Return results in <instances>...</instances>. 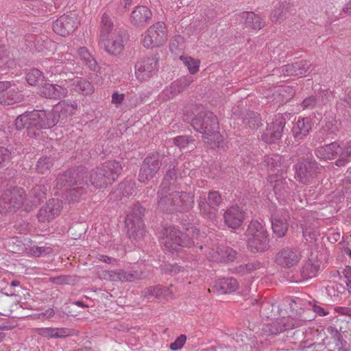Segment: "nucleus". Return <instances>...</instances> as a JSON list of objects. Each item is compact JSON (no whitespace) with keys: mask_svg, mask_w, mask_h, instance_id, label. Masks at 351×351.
<instances>
[{"mask_svg":"<svg viewBox=\"0 0 351 351\" xmlns=\"http://www.w3.org/2000/svg\"><path fill=\"white\" fill-rule=\"evenodd\" d=\"M53 110H34L19 115L15 120L17 130L27 129L29 136L36 135V131L53 127L58 123Z\"/></svg>","mask_w":351,"mask_h":351,"instance_id":"f257e3e1","label":"nucleus"},{"mask_svg":"<svg viewBox=\"0 0 351 351\" xmlns=\"http://www.w3.org/2000/svg\"><path fill=\"white\" fill-rule=\"evenodd\" d=\"M191 125L197 132L202 134L205 143L211 147L218 146L221 141L219 132L218 119L209 110H202L191 120Z\"/></svg>","mask_w":351,"mask_h":351,"instance_id":"f03ea898","label":"nucleus"},{"mask_svg":"<svg viewBox=\"0 0 351 351\" xmlns=\"http://www.w3.org/2000/svg\"><path fill=\"white\" fill-rule=\"evenodd\" d=\"M86 178L87 172L83 167L69 170L59 175L56 187L69 195L73 199L82 194L84 186L87 184V180H85Z\"/></svg>","mask_w":351,"mask_h":351,"instance_id":"7ed1b4c3","label":"nucleus"},{"mask_svg":"<svg viewBox=\"0 0 351 351\" xmlns=\"http://www.w3.org/2000/svg\"><path fill=\"white\" fill-rule=\"evenodd\" d=\"M199 234V230L194 226L186 229L184 232L169 226L164 229L162 243L169 251H177L179 247H190L194 245V239Z\"/></svg>","mask_w":351,"mask_h":351,"instance_id":"20e7f679","label":"nucleus"},{"mask_svg":"<svg viewBox=\"0 0 351 351\" xmlns=\"http://www.w3.org/2000/svg\"><path fill=\"white\" fill-rule=\"evenodd\" d=\"M247 246L253 252H263L269 247V235L265 227L258 221H252L245 232Z\"/></svg>","mask_w":351,"mask_h":351,"instance_id":"39448f33","label":"nucleus"},{"mask_svg":"<svg viewBox=\"0 0 351 351\" xmlns=\"http://www.w3.org/2000/svg\"><path fill=\"white\" fill-rule=\"evenodd\" d=\"M144 213L145 208L139 204H136L126 216L125 223L130 239L138 241L143 237L145 234V224L143 220Z\"/></svg>","mask_w":351,"mask_h":351,"instance_id":"423d86ee","label":"nucleus"},{"mask_svg":"<svg viewBox=\"0 0 351 351\" xmlns=\"http://www.w3.org/2000/svg\"><path fill=\"white\" fill-rule=\"evenodd\" d=\"M168 31L163 22H157L151 25L143 34L141 43L147 49L158 47L167 40Z\"/></svg>","mask_w":351,"mask_h":351,"instance_id":"0eeeda50","label":"nucleus"},{"mask_svg":"<svg viewBox=\"0 0 351 351\" xmlns=\"http://www.w3.org/2000/svg\"><path fill=\"white\" fill-rule=\"evenodd\" d=\"M295 179L304 184L311 183L319 173V165L312 158H302L294 166Z\"/></svg>","mask_w":351,"mask_h":351,"instance_id":"6e6552de","label":"nucleus"},{"mask_svg":"<svg viewBox=\"0 0 351 351\" xmlns=\"http://www.w3.org/2000/svg\"><path fill=\"white\" fill-rule=\"evenodd\" d=\"M25 196V191L21 188L5 191L0 198V213L15 212L23 205Z\"/></svg>","mask_w":351,"mask_h":351,"instance_id":"1a4fd4ad","label":"nucleus"},{"mask_svg":"<svg viewBox=\"0 0 351 351\" xmlns=\"http://www.w3.org/2000/svg\"><path fill=\"white\" fill-rule=\"evenodd\" d=\"M163 156L158 153H150L143 160L138 174L141 182L152 180L160 170Z\"/></svg>","mask_w":351,"mask_h":351,"instance_id":"9d476101","label":"nucleus"},{"mask_svg":"<svg viewBox=\"0 0 351 351\" xmlns=\"http://www.w3.org/2000/svg\"><path fill=\"white\" fill-rule=\"evenodd\" d=\"M197 202L199 212L204 217L213 219L217 216L221 197L218 191H211L207 197L204 195L200 196Z\"/></svg>","mask_w":351,"mask_h":351,"instance_id":"9b49d317","label":"nucleus"},{"mask_svg":"<svg viewBox=\"0 0 351 351\" xmlns=\"http://www.w3.org/2000/svg\"><path fill=\"white\" fill-rule=\"evenodd\" d=\"M286 124L285 118L282 114L275 115L271 123H268L266 130L262 134V140L266 143H276L282 137Z\"/></svg>","mask_w":351,"mask_h":351,"instance_id":"f8f14e48","label":"nucleus"},{"mask_svg":"<svg viewBox=\"0 0 351 351\" xmlns=\"http://www.w3.org/2000/svg\"><path fill=\"white\" fill-rule=\"evenodd\" d=\"M158 68V58L155 56L140 58L135 64V75L139 81L152 77Z\"/></svg>","mask_w":351,"mask_h":351,"instance_id":"ddd939ff","label":"nucleus"},{"mask_svg":"<svg viewBox=\"0 0 351 351\" xmlns=\"http://www.w3.org/2000/svg\"><path fill=\"white\" fill-rule=\"evenodd\" d=\"M301 258V252L297 249L285 247L276 254L274 259L278 265L289 269L296 266Z\"/></svg>","mask_w":351,"mask_h":351,"instance_id":"4468645a","label":"nucleus"},{"mask_svg":"<svg viewBox=\"0 0 351 351\" xmlns=\"http://www.w3.org/2000/svg\"><path fill=\"white\" fill-rule=\"evenodd\" d=\"M77 23L75 14H63L53 22V30L60 36H66L75 31Z\"/></svg>","mask_w":351,"mask_h":351,"instance_id":"2eb2a0df","label":"nucleus"},{"mask_svg":"<svg viewBox=\"0 0 351 351\" xmlns=\"http://www.w3.org/2000/svg\"><path fill=\"white\" fill-rule=\"evenodd\" d=\"M175 192L173 187L167 186L165 184H161L157 193L158 208L167 213H173V202Z\"/></svg>","mask_w":351,"mask_h":351,"instance_id":"dca6fc26","label":"nucleus"},{"mask_svg":"<svg viewBox=\"0 0 351 351\" xmlns=\"http://www.w3.org/2000/svg\"><path fill=\"white\" fill-rule=\"evenodd\" d=\"M62 209V201L58 199H49L39 209L37 218L40 222L49 223L60 214Z\"/></svg>","mask_w":351,"mask_h":351,"instance_id":"f3484780","label":"nucleus"},{"mask_svg":"<svg viewBox=\"0 0 351 351\" xmlns=\"http://www.w3.org/2000/svg\"><path fill=\"white\" fill-rule=\"evenodd\" d=\"M105 51L111 55H118L123 49V32L121 29H115L110 36L100 39Z\"/></svg>","mask_w":351,"mask_h":351,"instance_id":"a211bd4d","label":"nucleus"},{"mask_svg":"<svg viewBox=\"0 0 351 351\" xmlns=\"http://www.w3.org/2000/svg\"><path fill=\"white\" fill-rule=\"evenodd\" d=\"M245 214L241 207L238 205L232 206L223 214L224 223L228 227L237 229L242 224Z\"/></svg>","mask_w":351,"mask_h":351,"instance_id":"6ab92c4d","label":"nucleus"},{"mask_svg":"<svg viewBox=\"0 0 351 351\" xmlns=\"http://www.w3.org/2000/svg\"><path fill=\"white\" fill-rule=\"evenodd\" d=\"M174 198L173 213L188 212L193 207L194 195L190 193L176 191Z\"/></svg>","mask_w":351,"mask_h":351,"instance_id":"aec40b11","label":"nucleus"},{"mask_svg":"<svg viewBox=\"0 0 351 351\" xmlns=\"http://www.w3.org/2000/svg\"><path fill=\"white\" fill-rule=\"evenodd\" d=\"M237 253L232 248L219 245L216 248L210 250L208 256L211 261L215 262L232 261L236 258Z\"/></svg>","mask_w":351,"mask_h":351,"instance_id":"412c9836","label":"nucleus"},{"mask_svg":"<svg viewBox=\"0 0 351 351\" xmlns=\"http://www.w3.org/2000/svg\"><path fill=\"white\" fill-rule=\"evenodd\" d=\"M312 128V123L309 118H299L294 123L291 132L295 143H300L309 134Z\"/></svg>","mask_w":351,"mask_h":351,"instance_id":"4be33fe9","label":"nucleus"},{"mask_svg":"<svg viewBox=\"0 0 351 351\" xmlns=\"http://www.w3.org/2000/svg\"><path fill=\"white\" fill-rule=\"evenodd\" d=\"M141 297L155 298L163 300L172 299L173 298V292L170 287H164L162 285H156L146 287L141 291Z\"/></svg>","mask_w":351,"mask_h":351,"instance_id":"5701e85b","label":"nucleus"},{"mask_svg":"<svg viewBox=\"0 0 351 351\" xmlns=\"http://www.w3.org/2000/svg\"><path fill=\"white\" fill-rule=\"evenodd\" d=\"M310 66L311 64L307 60H299L291 64L282 66L279 70H281L285 76H302L306 75Z\"/></svg>","mask_w":351,"mask_h":351,"instance_id":"b1692460","label":"nucleus"},{"mask_svg":"<svg viewBox=\"0 0 351 351\" xmlns=\"http://www.w3.org/2000/svg\"><path fill=\"white\" fill-rule=\"evenodd\" d=\"M39 93L44 97L59 99L66 97L68 90L60 85L45 83L40 88Z\"/></svg>","mask_w":351,"mask_h":351,"instance_id":"393cba45","label":"nucleus"},{"mask_svg":"<svg viewBox=\"0 0 351 351\" xmlns=\"http://www.w3.org/2000/svg\"><path fill=\"white\" fill-rule=\"evenodd\" d=\"M342 147L337 142L329 143L325 146L318 147L315 151L316 156L322 159L331 160L339 156L341 154Z\"/></svg>","mask_w":351,"mask_h":351,"instance_id":"a878e982","label":"nucleus"},{"mask_svg":"<svg viewBox=\"0 0 351 351\" xmlns=\"http://www.w3.org/2000/svg\"><path fill=\"white\" fill-rule=\"evenodd\" d=\"M152 16V11L146 6L135 8L131 14V23L135 26H143L148 23Z\"/></svg>","mask_w":351,"mask_h":351,"instance_id":"bb28decb","label":"nucleus"},{"mask_svg":"<svg viewBox=\"0 0 351 351\" xmlns=\"http://www.w3.org/2000/svg\"><path fill=\"white\" fill-rule=\"evenodd\" d=\"M239 17L241 23L254 29H261L265 25V21L253 12H243Z\"/></svg>","mask_w":351,"mask_h":351,"instance_id":"cd10ccee","label":"nucleus"},{"mask_svg":"<svg viewBox=\"0 0 351 351\" xmlns=\"http://www.w3.org/2000/svg\"><path fill=\"white\" fill-rule=\"evenodd\" d=\"M89 180L95 187H106L112 184V180L108 177L100 166L93 169L90 173Z\"/></svg>","mask_w":351,"mask_h":351,"instance_id":"c85d7f7f","label":"nucleus"},{"mask_svg":"<svg viewBox=\"0 0 351 351\" xmlns=\"http://www.w3.org/2000/svg\"><path fill=\"white\" fill-rule=\"evenodd\" d=\"M292 4L289 2L285 1L280 3L271 14V21L273 23H280L284 21L290 14H291Z\"/></svg>","mask_w":351,"mask_h":351,"instance_id":"c756f323","label":"nucleus"},{"mask_svg":"<svg viewBox=\"0 0 351 351\" xmlns=\"http://www.w3.org/2000/svg\"><path fill=\"white\" fill-rule=\"evenodd\" d=\"M104 173L112 180V184L118 178L121 173L123 167L120 162L112 160H108L100 165Z\"/></svg>","mask_w":351,"mask_h":351,"instance_id":"7c9ffc66","label":"nucleus"},{"mask_svg":"<svg viewBox=\"0 0 351 351\" xmlns=\"http://www.w3.org/2000/svg\"><path fill=\"white\" fill-rule=\"evenodd\" d=\"M77 108L76 101H63L57 104L53 108L58 121L61 117H67L74 114L75 110Z\"/></svg>","mask_w":351,"mask_h":351,"instance_id":"2f4dec72","label":"nucleus"},{"mask_svg":"<svg viewBox=\"0 0 351 351\" xmlns=\"http://www.w3.org/2000/svg\"><path fill=\"white\" fill-rule=\"evenodd\" d=\"M147 278L145 273L141 270L117 269V282H134Z\"/></svg>","mask_w":351,"mask_h":351,"instance_id":"473e14b6","label":"nucleus"},{"mask_svg":"<svg viewBox=\"0 0 351 351\" xmlns=\"http://www.w3.org/2000/svg\"><path fill=\"white\" fill-rule=\"evenodd\" d=\"M268 181L276 195H282L287 192V182L282 175L271 174L268 177Z\"/></svg>","mask_w":351,"mask_h":351,"instance_id":"72a5a7b5","label":"nucleus"},{"mask_svg":"<svg viewBox=\"0 0 351 351\" xmlns=\"http://www.w3.org/2000/svg\"><path fill=\"white\" fill-rule=\"evenodd\" d=\"M320 267V263L318 261L308 260L307 261L300 269V274L304 280L312 278L315 277L318 272Z\"/></svg>","mask_w":351,"mask_h":351,"instance_id":"f704fd0d","label":"nucleus"},{"mask_svg":"<svg viewBox=\"0 0 351 351\" xmlns=\"http://www.w3.org/2000/svg\"><path fill=\"white\" fill-rule=\"evenodd\" d=\"M21 95L16 88H12L8 91H0V104L12 105L20 101Z\"/></svg>","mask_w":351,"mask_h":351,"instance_id":"c9c22d12","label":"nucleus"},{"mask_svg":"<svg viewBox=\"0 0 351 351\" xmlns=\"http://www.w3.org/2000/svg\"><path fill=\"white\" fill-rule=\"evenodd\" d=\"M271 225L274 233L277 237H282L285 235L288 230V224L285 216L279 217L276 214L272 218Z\"/></svg>","mask_w":351,"mask_h":351,"instance_id":"e433bc0d","label":"nucleus"},{"mask_svg":"<svg viewBox=\"0 0 351 351\" xmlns=\"http://www.w3.org/2000/svg\"><path fill=\"white\" fill-rule=\"evenodd\" d=\"M115 29L118 28H114V23L111 19L110 16L108 13H104L101 19L100 24V34L99 38L102 39L107 36H110V34L114 32Z\"/></svg>","mask_w":351,"mask_h":351,"instance_id":"4c0bfd02","label":"nucleus"},{"mask_svg":"<svg viewBox=\"0 0 351 351\" xmlns=\"http://www.w3.org/2000/svg\"><path fill=\"white\" fill-rule=\"evenodd\" d=\"M73 89L84 95L92 94L94 88L92 84L85 79L77 78L72 83Z\"/></svg>","mask_w":351,"mask_h":351,"instance_id":"58836bf2","label":"nucleus"},{"mask_svg":"<svg viewBox=\"0 0 351 351\" xmlns=\"http://www.w3.org/2000/svg\"><path fill=\"white\" fill-rule=\"evenodd\" d=\"M16 62L12 58L9 50L4 47L0 46V66L3 69H12L15 67Z\"/></svg>","mask_w":351,"mask_h":351,"instance_id":"ea45409f","label":"nucleus"},{"mask_svg":"<svg viewBox=\"0 0 351 351\" xmlns=\"http://www.w3.org/2000/svg\"><path fill=\"white\" fill-rule=\"evenodd\" d=\"M77 53L80 59L90 70L94 71L97 70L98 68L97 62L86 47H80L77 50Z\"/></svg>","mask_w":351,"mask_h":351,"instance_id":"a19ab883","label":"nucleus"},{"mask_svg":"<svg viewBox=\"0 0 351 351\" xmlns=\"http://www.w3.org/2000/svg\"><path fill=\"white\" fill-rule=\"evenodd\" d=\"M219 290L222 293H230L239 289L237 280L233 278H223L218 282Z\"/></svg>","mask_w":351,"mask_h":351,"instance_id":"79ce46f5","label":"nucleus"},{"mask_svg":"<svg viewBox=\"0 0 351 351\" xmlns=\"http://www.w3.org/2000/svg\"><path fill=\"white\" fill-rule=\"evenodd\" d=\"M193 82L191 76H184L173 82L169 90L171 94L177 95L187 88Z\"/></svg>","mask_w":351,"mask_h":351,"instance_id":"37998d69","label":"nucleus"},{"mask_svg":"<svg viewBox=\"0 0 351 351\" xmlns=\"http://www.w3.org/2000/svg\"><path fill=\"white\" fill-rule=\"evenodd\" d=\"M37 333L45 338H62L66 337V331L62 328H41L37 330Z\"/></svg>","mask_w":351,"mask_h":351,"instance_id":"c03bdc74","label":"nucleus"},{"mask_svg":"<svg viewBox=\"0 0 351 351\" xmlns=\"http://www.w3.org/2000/svg\"><path fill=\"white\" fill-rule=\"evenodd\" d=\"M177 165L178 163L176 165L175 162L171 163L161 184H165L167 186L173 187V184L177 180L178 176H180L178 169H176Z\"/></svg>","mask_w":351,"mask_h":351,"instance_id":"a18cd8bd","label":"nucleus"},{"mask_svg":"<svg viewBox=\"0 0 351 351\" xmlns=\"http://www.w3.org/2000/svg\"><path fill=\"white\" fill-rule=\"evenodd\" d=\"M350 161H351V140L348 141L344 147L342 148L340 158L336 160L335 165L338 167H343Z\"/></svg>","mask_w":351,"mask_h":351,"instance_id":"49530a36","label":"nucleus"},{"mask_svg":"<svg viewBox=\"0 0 351 351\" xmlns=\"http://www.w3.org/2000/svg\"><path fill=\"white\" fill-rule=\"evenodd\" d=\"M244 122L252 129H257L262 125L260 114L253 111L247 113Z\"/></svg>","mask_w":351,"mask_h":351,"instance_id":"de8ad7c7","label":"nucleus"},{"mask_svg":"<svg viewBox=\"0 0 351 351\" xmlns=\"http://www.w3.org/2000/svg\"><path fill=\"white\" fill-rule=\"evenodd\" d=\"M287 329V326L282 322H276L272 324L266 326L263 329L267 337L276 335Z\"/></svg>","mask_w":351,"mask_h":351,"instance_id":"09e8293b","label":"nucleus"},{"mask_svg":"<svg viewBox=\"0 0 351 351\" xmlns=\"http://www.w3.org/2000/svg\"><path fill=\"white\" fill-rule=\"evenodd\" d=\"M180 59L187 66L191 74H195L199 71L200 61L189 56H181Z\"/></svg>","mask_w":351,"mask_h":351,"instance_id":"8fccbe9b","label":"nucleus"},{"mask_svg":"<svg viewBox=\"0 0 351 351\" xmlns=\"http://www.w3.org/2000/svg\"><path fill=\"white\" fill-rule=\"evenodd\" d=\"M43 80V73L37 69H32L26 75L27 82L31 86L38 85Z\"/></svg>","mask_w":351,"mask_h":351,"instance_id":"3c124183","label":"nucleus"},{"mask_svg":"<svg viewBox=\"0 0 351 351\" xmlns=\"http://www.w3.org/2000/svg\"><path fill=\"white\" fill-rule=\"evenodd\" d=\"M53 159L50 156L40 158L36 164V169L38 173H45L52 167Z\"/></svg>","mask_w":351,"mask_h":351,"instance_id":"603ef678","label":"nucleus"},{"mask_svg":"<svg viewBox=\"0 0 351 351\" xmlns=\"http://www.w3.org/2000/svg\"><path fill=\"white\" fill-rule=\"evenodd\" d=\"M135 182L134 180H126L121 182L117 190L122 193L123 196L128 197L132 195L134 192Z\"/></svg>","mask_w":351,"mask_h":351,"instance_id":"864d4df0","label":"nucleus"},{"mask_svg":"<svg viewBox=\"0 0 351 351\" xmlns=\"http://www.w3.org/2000/svg\"><path fill=\"white\" fill-rule=\"evenodd\" d=\"M283 158L279 155H273L271 156H265L264 162L270 170H274L280 167Z\"/></svg>","mask_w":351,"mask_h":351,"instance_id":"5fc2aeb1","label":"nucleus"},{"mask_svg":"<svg viewBox=\"0 0 351 351\" xmlns=\"http://www.w3.org/2000/svg\"><path fill=\"white\" fill-rule=\"evenodd\" d=\"M340 122L337 120H332L328 121L326 123V125L322 128V130L324 134H326V136L335 135L337 132L339 131L340 128Z\"/></svg>","mask_w":351,"mask_h":351,"instance_id":"6e6d98bb","label":"nucleus"},{"mask_svg":"<svg viewBox=\"0 0 351 351\" xmlns=\"http://www.w3.org/2000/svg\"><path fill=\"white\" fill-rule=\"evenodd\" d=\"M322 104L320 103L319 97L317 95H311L305 98L303 101L301 103L302 108L305 109H313L317 106H320Z\"/></svg>","mask_w":351,"mask_h":351,"instance_id":"4d7b16f0","label":"nucleus"},{"mask_svg":"<svg viewBox=\"0 0 351 351\" xmlns=\"http://www.w3.org/2000/svg\"><path fill=\"white\" fill-rule=\"evenodd\" d=\"M47 191V186L44 184H38L32 188L31 193L34 196L37 200H34V202L37 204L43 197Z\"/></svg>","mask_w":351,"mask_h":351,"instance_id":"13d9d810","label":"nucleus"},{"mask_svg":"<svg viewBox=\"0 0 351 351\" xmlns=\"http://www.w3.org/2000/svg\"><path fill=\"white\" fill-rule=\"evenodd\" d=\"M50 282L56 285H73L75 278L72 276H58L50 278Z\"/></svg>","mask_w":351,"mask_h":351,"instance_id":"bf43d9fd","label":"nucleus"},{"mask_svg":"<svg viewBox=\"0 0 351 351\" xmlns=\"http://www.w3.org/2000/svg\"><path fill=\"white\" fill-rule=\"evenodd\" d=\"M69 234L73 239L76 240L80 239L83 234H85L84 226L81 223L73 225L69 228Z\"/></svg>","mask_w":351,"mask_h":351,"instance_id":"052dcab7","label":"nucleus"},{"mask_svg":"<svg viewBox=\"0 0 351 351\" xmlns=\"http://www.w3.org/2000/svg\"><path fill=\"white\" fill-rule=\"evenodd\" d=\"M11 152L6 147H0V167L6 165L11 159Z\"/></svg>","mask_w":351,"mask_h":351,"instance_id":"680f3d73","label":"nucleus"},{"mask_svg":"<svg viewBox=\"0 0 351 351\" xmlns=\"http://www.w3.org/2000/svg\"><path fill=\"white\" fill-rule=\"evenodd\" d=\"M303 237L305 238L306 241L312 242L315 239V237L317 235V231L314 228H311L310 227H307L306 225H303Z\"/></svg>","mask_w":351,"mask_h":351,"instance_id":"e2e57ef3","label":"nucleus"},{"mask_svg":"<svg viewBox=\"0 0 351 351\" xmlns=\"http://www.w3.org/2000/svg\"><path fill=\"white\" fill-rule=\"evenodd\" d=\"M101 278L111 282H117V269L105 270L101 274Z\"/></svg>","mask_w":351,"mask_h":351,"instance_id":"0e129e2a","label":"nucleus"},{"mask_svg":"<svg viewBox=\"0 0 351 351\" xmlns=\"http://www.w3.org/2000/svg\"><path fill=\"white\" fill-rule=\"evenodd\" d=\"M192 141V139L187 136H179L173 138L174 144L180 147L184 148Z\"/></svg>","mask_w":351,"mask_h":351,"instance_id":"69168bd1","label":"nucleus"},{"mask_svg":"<svg viewBox=\"0 0 351 351\" xmlns=\"http://www.w3.org/2000/svg\"><path fill=\"white\" fill-rule=\"evenodd\" d=\"M186 337L184 335H180L173 343L170 344V348L172 350L181 349L184 345Z\"/></svg>","mask_w":351,"mask_h":351,"instance_id":"338daca9","label":"nucleus"},{"mask_svg":"<svg viewBox=\"0 0 351 351\" xmlns=\"http://www.w3.org/2000/svg\"><path fill=\"white\" fill-rule=\"evenodd\" d=\"M191 167L192 165L190 163V162L186 161L183 162L182 165L177 168L180 177L182 178L189 175Z\"/></svg>","mask_w":351,"mask_h":351,"instance_id":"774afa93","label":"nucleus"}]
</instances>
